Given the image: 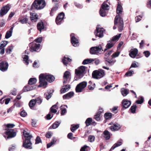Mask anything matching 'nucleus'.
Wrapping results in <instances>:
<instances>
[{"mask_svg": "<svg viewBox=\"0 0 151 151\" xmlns=\"http://www.w3.org/2000/svg\"><path fill=\"white\" fill-rule=\"evenodd\" d=\"M39 87H42L45 88L47 86V81L49 82H53L55 79V77L52 75L48 73H42L39 76Z\"/></svg>", "mask_w": 151, "mask_h": 151, "instance_id": "1", "label": "nucleus"}, {"mask_svg": "<svg viewBox=\"0 0 151 151\" xmlns=\"http://www.w3.org/2000/svg\"><path fill=\"white\" fill-rule=\"evenodd\" d=\"M122 12V7L120 4L118 2L116 9V13L118 14L116 15L114 19V24H118L119 31H122L123 28L124 22L122 19L121 17L120 14Z\"/></svg>", "mask_w": 151, "mask_h": 151, "instance_id": "2", "label": "nucleus"}, {"mask_svg": "<svg viewBox=\"0 0 151 151\" xmlns=\"http://www.w3.org/2000/svg\"><path fill=\"white\" fill-rule=\"evenodd\" d=\"M87 68L83 66H81L75 69L76 76L74 78L75 81H77L82 78L86 72Z\"/></svg>", "mask_w": 151, "mask_h": 151, "instance_id": "3", "label": "nucleus"}, {"mask_svg": "<svg viewBox=\"0 0 151 151\" xmlns=\"http://www.w3.org/2000/svg\"><path fill=\"white\" fill-rule=\"evenodd\" d=\"M46 3L45 0H37L35 1L32 6V7L40 10L43 9L45 6Z\"/></svg>", "mask_w": 151, "mask_h": 151, "instance_id": "4", "label": "nucleus"}, {"mask_svg": "<svg viewBox=\"0 0 151 151\" xmlns=\"http://www.w3.org/2000/svg\"><path fill=\"white\" fill-rule=\"evenodd\" d=\"M105 75L104 70L101 69L94 71L92 74L93 77L96 79H100Z\"/></svg>", "mask_w": 151, "mask_h": 151, "instance_id": "5", "label": "nucleus"}, {"mask_svg": "<svg viewBox=\"0 0 151 151\" xmlns=\"http://www.w3.org/2000/svg\"><path fill=\"white\" fill-rule=\"evenodd\" d=\"M102 47L101 46L93 47L90 48V53L91 54L99 55L104 52Z\"/></svg>", "mask_w": 151, "mask_h": 151, "instance_id": "6", "label": "nucleus"}, {"mask_svg": "<svg viewBox=\"0 0 151 151\" xmlns=\"http://www.w3.org/2000/svg\"><path fill=\"white\" fill-rule=\"evenodd\" d=\"M86 81H83L78 84L76 87V92H81L83 91L87 85Z\"/></svg>", "mask_w": 151, "mask_h": 151, "instance_id": "7", "label": "nucleus"}, {"mask_svg": "<svg viewBox=\"0 0 151 151\" xmlns=\"http://www.w3.org/2000/svg\"><path fill=\"white\" fill-rule=\"evenodd\" d=\"M108 7L109 6L108 4L104 2L103 3L99 11V14L101 16L104 17L106 15L107 12L106 10L109 9Z\"/></svg>", "mask_w": 151, "mask_h": 151, "instance_id": "8", "label": "nucleus"}, {"mask_svg": "<svg viewBox=\"0 0 151 151\" xmlns=\"http://www.w3.org/2000/svg\"><path fill=\"white\" fill-rule=\"evenodd\" d=\"M71 75L70 72L68 71H66L64 73L63 76V83L64 84L69 83L70 81Z\"/></svg>", "mask_w": 151, "mask_h": 151, "instance_id": "9", "label": "nucleus"}, {"mask_svg": "<svg viewBox=\"0 0 151 151\" xmlns=\"http://www.w3.org/2000/svg\"><path fill=\"white\" fill-rule=\"evenodd\" d=\"M104 32L105 30L104 28L97 27L94 33L96 37H99L101 38L104 36Z\"/></svg>", "mask_w": 151, "mask_h": 151, "instance_id": "10", "label": "nucleus"}, {"mask_svg": "<svg viewBox=\"0 0 151 151\" xmlns=\"http://www.w3.org/2000/svg\"><path fill=\"white\" fill-rule=\"evenodd\" d=\"M5 133L8 135L6 139L15 137L16 135V132L13 129H8L5 132Z\"/></svg>", "mask_w": 151, "mask_h": 151, "instance_id": "11", "label": "nucleus"}, {"mask_svg": "<svg viewBox=\"0 0 151 151\" xmlns=\"http://www.w3.org/2000/svg\"><path fill=\"white\" fill-rule=\"evenodd\" d=\"M30 49V51L33 52L34 51H37L40 49V45L39 43H36L33 42L30 43L29 44Z\"/></svg>", "mask_w": 151, "mask_h": 151, "instance_id": "12", "label": "nucleus"}, {"mask_svg": "<svg viewBox=\"0 0 151 151\" xmlns=\"http://www.w3.org/2000/svg\"><path fill=\"white\" fill-rule=\"evenodd\" d=\"M10 9V7L8 4L3 6L0 10V16L2 17L6 14Z\"/></svg>", "mask_w": 151, "mask_h": 151, "instance_id": "13", "label": "nucleus"}, {"mask_svg": "<svg viewBox=\"0 0 151 151\" xmlns=\"http://www.w3.org/2000/svg\"><path fill=\"white\" fill-rule=\"evenodd\" d=\"M71 41L73 46L77 47L79 45L78 40L75 37V35L73 33L70 34Z\"/></svg>", "mask_w": 151, "mask_h": 151, "instance_id": "14", "label": "nucleus"}, {"mask_svg": "<svg viewBox=\"0 0 151 151\" xmlns=\"http://www.w3.org/2000/svg\"><path fill=\"white\" fill-rule=\"evenodd\" d=\"M65 16L64 13L63 12L60 13L57 16L55 19L56 22L58 25L61 24Z\"/></svg>", "mask_w": 151, "mask_h": 151, "instance_id": "15", "label": "nucleus"}, {"mask_svg": "<svg viewBox=\"0 0 151 151\" xmlns=\"http://www.w3.org/2000/svg\"><path fill=\"white\" fill-rule=\"evenodd\" d=\"M32 143L30 141V140L27 138L23 142L22 146L23 147L25 148L31 149L32 148Z\"/></svg>", "mask_w": 151, "mask_h": 151, "instance_id": "16", "label": "nucleus"}, {"mask_svg": "<svg viewBox=\"0 0 151 151\" xmlns=\"http://www.w3.org/2000/svg\"><path fill=\"white\" fill-rule=\"evenodd\" d=\"M9 64L6 61H1L0 63V70L2 72L7 70L8 68Z\"/></svg>", "mask_w": 151, "mask_h": 151, "instance_id": "17", "label": "nucleus"}, {"mask_svg": "<svg viewBox=\"0 0 151 151\" xmlns=\"http://www.w3.org/2000/svg\"><path fill=\"white\" fill-rule=\"evenodd\" d=\"M29 51L28 50H26L23 53L22 58L23 60L25 63L27 65L29 64V57L28 55L29 54Z\"/></svg>", "mask_w": 151, "mask_h": 151, "instance_id": "18", "label": "nucleus"}, {"mask_svg": "<svg viewBox=\"0 0 151 151\" xmlns=\"http://www.w3.org/2000/svg\"><path fill=\"white\" fill-rule=\"evenodd\" d=\"M122 127V125L117 123H114L113 125L110 127V129L112 131H117L119 129Z\"/></svg>", "mask_w": 151, "mask_h": 151, "instance_id": "19", "label": "nucleus"}, {"mask_svg": "<svg viewBox=\"0 0 151 151\" xmlns=\"http://www.w3.org/2000/svg\"><path fill=\"white\" fill-rule=\"evenodd\" d=\"M115 43L111 40H109L108 42V43L106 46V48L104 50V52L106 51L107 50L113 47Z\"/></svg>", "mask_w": 151, "mask_h": 151, "instance_id": "20", "label": "nucleus"}, {"mask_svg": "<svg viewBox=\"0 0 151 151\" xmlns=\"http://www.w3.org/2000/svg\"><path fill=\"white\" fill-rule=\"evenodd\" d=\"M19 22H20L22 24L28 23L29 24V23L28 22L29 19L26 16H24L22 18L20 19L19 18Z\"/></svg>", "mask_w": 151, "mask_h": 151, "instance_id": "21", "label": "nucleus"}, {"mask_svg": "<svg viewBox=\"0 0 151 151\" xmlns=\"http://www.w3.org/2000/svg\"><path fill=\"white\" fill-rule=\"evenodd\" d=\"M138 50L136 48H134L131 50V52L129 53L130 56L133 58L136 57L138 53Z\"/></svg>", "mask_w": 151, "mask_h": 151, "instance_id": "22", "label": "nucleus"}, {"mask_svg": "<svg viewBox=\"0 0 151 151\" xmlns=\"http://www.w3.org/2000/svg\"><path fill=\"white\" fill-rule=\"evenodd\" d=\"M30 15V18L32 22H35L37 21L38 19V16L36 14L31 12Z\"/></svg>", "mask_w": 151, "mask_h": 151, "instance_id": "23", "label": "nucleus"}, {"mask_svg": "<svg viewBox=\"0 0 151 151\" xmlns=\"http://www.w3.org/2000/svg\"><path fill=\"white\" fill-rule=\"evenodd\" d=\"M122 139L119 140L116 143L113 145L110 150L109 151H111L112 150H114L116 147L121 145L122 144Z\"/></svg>", "mask_w": 151, "mask_h": 151, "instance_id": "24", "label": "nucleus"}, {"mask_svg": "<svg viewBox=\"0 0 151 151\" xmlns=\"http://www.w3.org/2000/svg\"><path fill=\"white\" fill-rule=\"evenodd\" d=\"M37 28L38 30L40 32L44 30L43 23L42 21H40L38 23L37 25Z\"/></svg>", "mask_w": 151, "mask_h": 151, "instance_id": "25", "label": "nucleus"}, {"mask_svg": "<svg viewBox=\"0 0 151 151\" xmlns=\"http://www.w3.org/2000/svg\"><path fill=\"white\" fill-rule=\"evenodd\" d=\"M63 84L64 86L61 89L60 92L61 93H63L68 91L70 88V86L69 85H65Z\"/></svg>", "mask_w": 151, "mask_h": 151, "instance_id": "26", "label": "nucleus"}, {"mask_svg": "<svg viewBox=\"0 0 151 151\" xmlns=\"http://www.w3.org/2000/svg\"><path fill=\"white\" fill-rule=\"evenodd\" d=\"M35 87L34 86H31L30 85H28L25 86L23 89V91L24 92H26L31 91L34 89Z\"/></svg>", "mask_w": 151, "mask_h": 151, "instance_id": "27", "label": "nucleus"}, {"mask_svg": "<svg viewBox=\"0 0 151 151\" xmlns=\"http://www.w3.org/2000/svg\"><path fill=\"white\" fill-rule=\"evenodd\" d=\"M122 103L123 106L125 109L128 108L131 104V102L130 101L125 100H123Z\"/></svg>", "mask_w": 151, "mask_h": 151, "instance_id": "28", "label": "nucleus"}, {"mask_svg": "<svg viewBox=\"0 0 151 151\" xmlns=\"http://www.w3.org/2000/svg\"><path fill=\"white\" fill-rule=\"evenodd\" d=\"M74 93L71 91L64 95L63 96L64 99H69L71 98L74 95Z\"/></svg>", "mask_w": 151, "mask_h": 151, "instance_id": "29", "label": "nucleus"}, {"mask_svg": "<svg viewBox=\"0 0 151 151\" xmlns=\"http://www.w3.org/2000/svg\"><path fill=\"white\" fill-rule=\"evenodd\" d=\"M95 60V59L87 58L84 60L83 61L82 64L83 65L88 64L91 63L92 62L94 61Z\"/></svg>", "mask_w": 151, "mask_h": 151, "instance_id": "30", "label": "nucleus"}, {"mask_svg": "<svg viewBox=\"0 0 151 151\" xmlns=\"http://www.w3.org/2000/svg\"><path fill=\"white\" fill-rule=\"evenodd\" d=\"M71 60V59H70L68 57H66V56H65L64 58L62 59V61L63 64L65 65H67L68 63V62H70Z\"/></svg>", "mask_w": 151, "mask_h": 151, "instance_id": "31", "label": "nucleus"}, {"mask_svg": "<svg viewBox=\"0 0 151 151\" xmlns=\"http://www.w3.org/2000/svg\"><path fill=\"white\" fill-rule=\"evenodd\" d=\"M116 61V60H113L112 59L110 60L109 59L106 60L105 63L107 65V63H108V66H111L113 65L115 63Z\"/></svg>", "mask_w": 151, "mask_h": 151, "instance_id": "32", "label": "nucleus"}, {"mask_svg": "<svg viewBox=\"0 0 151 151\" xmlns=\"http://www.w3.org/2000/svg\"><path fill=\"white\" fill-rule=\"evenodd\" d=\"M56 142V138L55 137H53L51 142L47 144V148H48L50 147L52 145L55 144Z\"/></svg>", "mask_w": 151, "mask_h": 151, "instance_id": "33", "label": "nucleus"}, {"mask_svg": "<svg viewBox=\"0 0 151 151\" xmlns=\"http://www.w3.org/2000/svg\"><path fill=\"white\" fill-rule=\"evenodd\" d=\"M129 91L128 90L124 88H122L121 90L122 94L124 96H126L128 94Z\"/></svg>", "mask_w": 151, "mask_h": 151, "instance_id": "34", "label": "nucleus"}, {"mask_svg": "<svg viewBox=\"0 0 151 151\" xmlns=\"http://www.w3.org/2000/svg\"><path fill=\"white\" fill-rule=\"evenodd\" d=\"M57 103L56 104H55L53 106L50 108V111L53 113H55L57 112L56 109H58V106H57Z\"/></svg>", "mask_w": 151, "mask_h": 151, "instance_id": "35", "label": "nucleus"}, {"mask_svg": "<svg viewBox=\"0 0 151 151\" xmlns=\"http://www.w3.org/2000/svg\"><path fill=\"white\" fill-rule=\"evenodd\" d=\"M79 127L78 124H72L70 127V130L72 132H74L75 131L78 129Z\"/></svg>", "mask_w": 151, "mask_h": 151, "instance_id": "36", "label": "nucleus"}, {"mask_svg": "<svg viewBox=\"0 0 151 151\" xmlns=\"http://www.w3.org/2000/svg\"><path fill=\"white\" fill-rule=\"evenodd\" d=\"M37 80L35 78H31L29 81L28 84L32 85L35 84L37 82Z\"/></svg>", "mask_w": 151, "mask_h": 151, "instance_id": "37", "label": "nucleus"}, {"mask_svg": "<svg viewBox=\"0 0 151 151\" xmlns=\"http://www.w3.org/2000/svg\"><path fill=\"white\" fill-rule=\"evenodd\" d=\"M23 135L26 139H29L32 137V136L26 132L25 130H24L23 132Z\"/></svg>", "mask_w": 151, "mask_h": 151, "instance_id": "38", "label": "nucleus"}, {"mask_svg": "<svg viewBox=\"0 0 151 151\" xmlns=\"http://www.w3.org/2000/svg\"><path fill=\"white\" fill-rule=\"evenodd\" d=\"M104 135V137L106 139H109L110 137V134L108 131L105 130L103 132Z\"/></svg>", "mask_w": 151, "mask_h": 151, "instance_id": "39", "label": "nucleus"}, {"mask_svg": "<svg viewBox=\"0 0 151 151\" xmlns=\"http://www.w3.org/2000/svg\"><path fill=\"white\" fill-rule=\"evenodd\" d=\"M36 101L35 99L31 100L29 103V106L31 109L34 106L35 104Z\"/></svg>", "mask_w": 151, "mask_h": 151, "instance_id": "40", "label": "nucleus"}, {"mask_svg": "<svg viewBox=\"0 0 151 151\" xmlns=\"http://www.w3.org/2000/svg\"><path fill=\"white\" fill-rule=\"evenodd\" d=\"M61 122H60L56 121L54 123L52 126V128L53 129H55L58 127L60 124Z\"/></svg>", "mask_w": 151, "mask_h": 151, "instance_id": "41", "label": "nucleus"}, {"mask_svg": "<svg viewBox=\"0 0 151 151\" xmlns=\"http://www.w3.org/2000/svg\"><path fill=\"white\" fill-rule=\"evenodd\" d=\"M13 48V46L12 45L9 46L6 49V53L8 54H10Z\"/></svg>", "mask_w": 151, "mask_h": 151, "instance_id": "42", "label": "nucleus"}, {"mask_svg": "<svg viewBox=\"0 0 151 151\" xmlns=\"http://www.w3.org/2000/svg\"><path fill=\"white\" fill-rule=\"evenodd\" d=\"M51 93L48 91L45 93L44 96L47 100H48L51 97Z\"/></svg>", "mask_w": 151, "mask_h": 151, "instance_id": "43", "label": "nucleus"}, {"mask_svg": "<svg viewBox=\"0 0 151 151\" xmlns=\"http://www.w3.org/2000/svg\"><path fill=\"white\" fill-rule=\"evenodd\" d=\"M104 117L106 119H109L111 118L112 114L111 113H106L104 114Z\"/></svg>", "mask_w": 151, "mask_h": 151, "instance_id": "44", "label": "nucleus"}, {"mask_svg": "<svg viewBox=\"0 0 151 151\" xmlns=\"http://www.w3.org/2000/svg\"><path fill=\"white\" fill-rule=\"evenodd\" d=\"M92 119L91 118H88L87 119L85 122L86 126H88L90 125L91 122H92Z\"/></svg>", "mask_w": 151, "mask_h": 151, "instance_id": "45", "label": "nucleus"}, {"mask_svg": "<svg viewBox=\"0 0 151 151\" xmlns=\"http://www.w3.org/2000/svg\"><path fill=\"white\" fill-rule=\"evenodd\" d=\"M121 34H119L118 35H116L113 37L111 40L113 42L116 40H118L120 37Z\"/></svg>", "mask_w": 151, "mask_h": 151, "instance_id": "46", "label": "nucleus"}, {"mask_svg": "<svg viewBox=\"0 0 151 151\" xmlns=\"http://www.w3.org/2000/svg\"><path fill=\"white\" fill-rule=\"evenodd\" d=\"M136 108L137 106L136 105H134L132 106L130 109L131 112L132 113H134L135 112Z\"/></svg>", "mask_w": 151, "mask_h": 151, "instance_id": "47", "label": "nucleus"}, {"mask_svg": "<svg viewBox=\"0 0 151 151\" xmlns=\"http://www.w3.org/2000/svg\"><path fill=\"white\" fill-rule=\"evenodd\" d=\"M8 43V42L7 41H4L1 42L0 44V48L1 47L4 48ZM0 49H1V48H0Z\"/></svg>", "mask_w": 151, "mask_h": 151, "instance_id": "48", "label": "nucleus"}, {"mask_svg": "<svg viewBox=\"0 0 151 151\" xmlns=\"http://www.w3.org/2000/svg\"><path fill=\"white\" fill-rule=\"evenodd\" d=\"M35 100L36 101V103L39 105L42 102V99L40 97H38Z\"/></svg>", "mask_w": 151, "mask_h": 151, "instance_id": "49", "label": "nucleus"}, {"mask_svg": "<svg viewBox=\"0 0 151 151\" xmlns=\"http://www.w3.org/2000/svg\"><path fill=\"white\" fill-rule=\"evenodd\" d=\"M61 108V116L63 115H65V113H66V110L65 108L63 107V106H61L60 107Z\"/></svg>", "mask_w": 151, "mask_h": 151, "instance_id": "50", "label": "nucleus"}, {"mask_svg": "<svg viewBox=\"0 0 151 151\" xmlns=\"http://www.w3.org/2000/svg\"><path fill=\"white\" fill-rule=\"evenodd\" d=\"M12 33L8 31L6 33L5 35V38L7 39L10 38L12 35Z\"/></svg>", "mask_w": 151, "mask_h": 151, "instance_id": "51", "label": "nucleus"}, {"mask_svg": "<svg viewBox=\"0 0 151 151\" xmlns=\"http://www.w3.org/2000/svg\"><path fill=\"white\" fill-rule=\"evenodd\" d=\"M100 112H98L94 116V119L97 121H99L100 119Z\"/></svg>", "mask_w": 151, "mask_h": 151, "instance_id": "52", "label": "nucleus"}, {"mask_svg": "<svg viewBox=\"0 0 151 151\" xmlns=\"http://www.w3.org/2000/svg\"><path fill=\"white\" fill-rule=\"evenodd\" d=\"M134 62L135 63H132L129 69H130L132 68H137L139 67V63L137 62V63H136L135 62Z\"/></svg>", "mask_w": 151, "mask_h": 151, "instance_id": "53", "label": "nucleus"}, {"mask_svg": "<svg viewBox=\"0 0 151 151\" xmlns=\"http://www.w3.org/2000/svg\"><path fill=\"white\" fill-rule=\"evenodd\" d=\"M134 74V71L133 70H130L127 72L125 74V76H131Z\"/></svg>", "mask_w": 151, "mask_h": 151, "instance_id": "54", "label": "nucleus"}, {"mask_svg": "<svg viewBox=\"0 0 151 151\" xmlns=\"http://www.w3.org/2000/svg\"><path fill=\"white\" fill-rule=\"evenodd\" d=\"M95 138V137L94 136L90 135L89 136L88 138V141L90 142H92L94 141Z\"/></svg>", "mask_w": 151, "mask_h": 151, "instance_id": "55", "label": "nucleus"}, {"mask_svg": "<svg viewBox=\"0 0 151 151\" xmlns=\"http://www.w3.org/2000/svg\"><path fill=\"white\" fill-rule=\"evenodd\" d=\"M120 53V52H116L114 53H113L112 55H111V57L112 58H115L116 57H117L119 56V54Z\"/></svg>", "mask_w": 151, "mask_h": 151, "instance_id": "56", "label": "nucleus"}, {"mask_svg": "<svg viewBox=\"0 0 151 151\" xmlns=\"http://www.w3.org/2000/svg\"><path fill=\"white\" fill-rule=\"evenodd\" d=\"M144 102V99L142 96L141 97L140 100H137L136 101V102L138 104H141Z\"/></svg>", "mask_w": 151, "mask_h": 151, "instance_id": "57", "label": "nucleus"}, {"mask_svg": "<svg viewBox=\"0 0 151 151\" xmlns=\"http://www.w3.org/2000/svg\"><path fill=\"white\" fill-rule=\"evenodd\" d=\"M143 54L146 58H148L150 55V53L148 51H145L143 52Z\"/></svg>", "mask_w": 151, "mask_h": 151, "instance_id": "58", "label": "nucleus"}, {"mask_svg": "<svg viewBox=\"0 0 151 151\" xmlns=\"http://www.w3.org/2000/svg\"><path fill=\"white\" fill-rule=\"evenodd\" d=\"M112 52V50H110L105 54V56H106V58H108L111 55Z\"/></svg>", "mask_w": 151, "mask_h": 151, "instance_id": "59", "label": "nucleus"}, {"mask_svg": "<svg viewBox=\"0 0 151 151\" xmlns=\"http://www.w3.org/2000/svg\"><path fill=\"white\" fill-rule=\"evenodd\" d=\"M35 144H38L40 142H41V140L40 139V138L39 137L37 136L35 140Z\"/></svg>", "mask_w": 151, "mask_h": 151, "instance_id": "60", "label": "nucleus"}, {"mask_svg": "<svg viewBox=\"0 0 151 151\" xmlns=\"http://www.w3.org/2000/svg\"><path fill=\"white\" fill-rule=\"evenodd\" d=\"M53 116V114L50 113L47 115V119L48 120H50L52 118Z\"/></svg>", "mask_w": 151, "mask_h": 151, "instance_id": "61", "label": "nucleus"}, {"mask_svg": "<svg viewBox=\"0 0 151 151\" xmlns=\"http://www.w3.org/2000/svg\"><path fill=\"white\" fill-rule=\"evenodd\" d=\"M42 41V37H39L37 38L35 40L37 43H40Z\"/></svg>", "mask_w": 151, "mask_h": 151, "instance_id": "62", "label": "nucleus"}, {"mask_svg": "<svg viewBox=\"0 0 151 151\" xmlns=\"http://www.w3.org/2000/svg\"><path fill=\"white\" fill-rule=\"evenodd\" d=\"M142 17L140 16H139L135 17V21L136 22H138L141 20Z\"/></svg>", "mask_w": 151, "mask_h": 151, "instance_id": "63", "label": "nucleus"}, {"mask_svg": "<svg viewBox=\"0 0 151 151\" xmlns=\"http://www.w3.org/2000/svg\"><path fill=\"white\" fill-rule=\"evenodd\" d=\"M14 105L16 107H19L21 106L22 103L21 102H16L14 103Z\"/></svg>", "mask_w": 151, "mask_h": 151, "instance_id": "64", "label": "nucleus"}]
</instances>
